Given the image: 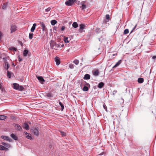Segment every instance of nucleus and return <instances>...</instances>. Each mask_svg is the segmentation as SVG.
Returning a JSON list of instances; mask_svg holds the SVG:
<instances>
[{
    "label": "nucleus",
    "mask_w": 156,
    "mask_h": 156,
    "mask_svg": "<svg viewBox=\"0 0 156 156\" xmlns=\"http://www.w3.org/2000/svg\"><path fill=\"white\" fill-rule=\"evenodd\" d=\"M116 92H117L116 90H114V91H113V94H115L116 93Z\"/></svg>",
    "instance_id": "3c124183"
},
{
    "label": "nucleus",
    "mask_w": 156,
    "mask_h": 156,
    "mask_svg": "<svg viewBox=\"0 0 156 156\" xmlns=\"http://www.w3.org/2000/svg\"><path fill=\"white\" fill-rule=\"evenodd\" d=\"M51 8L50 7H48V8L46 9H45V11L46 12H48L51 10Z\"/></svg>",
    "instance_id": "c03bdc74"
},
{
    "label": "nucleus",
    "mask_w": 156,
    "mask_h": 156,
    "mask_svg": "<svg viewBox=\"0 0 156 156\" xmlns=\"http://www.w3.org/2000/svg\"><path fill=\"white\" fill-rule=\"evenodd\" d=\"M129 33V30L128 29H125L123 32L124 34H126Z\"/></svg>",
    "instance_id": "e433bc0d"
},
{
    "label": "nucleus",
    "mask_w": 156,
    "mask_h": 156,
    "mask_svg": "<svg viewBox=\"0 0 156 156\" xmlns=\"http://www.w3.org/2000/svg\"><path fill=\"white\" fill-rule=\"evenodd\" d=\"M73 63L76 65H77L79 63V61L78 60L75 59L73 61Z\"/></svg>",
    "instance_id": "72a5a7b5"
},
{
    "label": "nucleus",
    "mask_w": 156,
    "mask_h": 156,
    "mask_svg": "<svg viewBox=\"0 0 156 156\" xmlns=\"http://www.w3.org/2000/svg\"><path fill=\"white\" fill-rule=\"evenodd\" d=\"M76 1L75 0H68L65 2V4L67 6L72 5Z\"/></svg>",
    "instance_id": "7ed1b4c3"
},
{
    "label": "nucleus",
    "mask_w": 156,
    "mask_h": 156,
    "mask_svg": "<svg viewBox=\"0 0 156 156\" xmlns=\"http://www.w3.org/2000/svg\"><path fill=\"white\" fill-rule=\"evenodd\" d=\"M136 26H137V24H136L134 26V27H133V29L132 30H131V33L132 32H133V30L136 28Z\"/></svg>",
    "instance_id": "37998d69"
},
{
    "label": "nucleus",
    "mask_w": 156,
    "mask_h": 156,
    "mask_svg": "<svg viewBox=\"0 0 156 156\" xmlns=\"http://www.w3.org/2000/svg\"><path fill=\"white\" fill-rule=\"evenodd\" d=\"M90 78V76L89 74H86L85 75L83 79L85 80H89Z\"/></svg>",
    "instance_id": "412c9836"
},
{
    "label": "nucleus",
    "mask_w": 156,
    "mask_h": 156,
    "mask_svg": "<svg viewBox=\"0 0 156 156\" xmlns=\"http://www.w3.org/2000/svg\"><path fill=\"white\" fill-rule=\"evenodd\" d=\"M0 150H5L6 151L8 150V148L2 145H0Z\"/></svg>",
    "instance_id": "aec40b11"
},
{
    "label": "nucleus",
    "mask_w": 156,
    "mask_h": 156,
    "mask_svg": "<svg viewBox=\"0 0 156 156\" xmlns=\"http://www.w3.org/2000/svg\"><path fill=\"white\" fill-rule=\"evenodd\" d=\"M40 23L41 27V29L43 31H45L46 28L45 24L42 22H40Z\"/></svg>",
    "instance_id": "9b49d317"
},
{
    "label": "nucleus",
    "mask_w": 156,
    "mask_h": 156,
    "mask_svg": "<svg viewBox=\"0 0 156 156\" xmlns=\"http://www.w3.org/2000/svg\"><path fill=\"white\" fill-rule=\"evenodd\" d=\"M17 27L14 24H12L11 25V33H12L13 32L16 31L17 30Z\"/></svg>",
    "instance_id": "423d86ee"
},
{
    "label": "nucleus",
    "mask_w": 156,
    "mask_h": 156,
    "mask_svg": "<svg viewBox=\"0 0 156 156\" xmlns=\"http://www.w3.org/2000/svg\"><path fill=\"white\" fill-rule=\"evenodd\" d=\"M23 127L27 130H28L30 129L29 126L27 123H24L23 125Z\"/></svg>",
    "instance_id": "f8f14e48"
},
{
    "label": "nucleus",
    "mask_w": 156,
    "mask_h": 156,
    "mask_svg": "<svg viewBox=\"0 0 156 156\" xmlns=\"http://www.w3.org/2000/svg\"><path fill=\"white\" fill-rule=\"evenodd\" d=\"M36 76L41 83H42L44 81V80L42 76H38L37 75Z\"/></svg>",
    "instance_id": "1a4fd4ad"
},
{
    "label": "nucleus",
    "mask_w": 156,
    "mask_h": 156,
    "mask_svg": "<svg viewBox=\"0 0 156 156\" xmlns=\"http://www.w3.org/2000/svg\"><path fill=\"white\" fill-rule=\"evenodd\" d=\"M86 5L84 4H83L82 5L81 7V8H82V9H83V10L85 9L86 8Z\"/></svg>",
    "instance_id": "ea45409f"
},
{
    "label": "nucleus",
    "mask_w": 156,
    "mask_h": 156,
    "mask_svg": "<svg viewBox=\"0 0 156 156\" xmlns=\"http://www.w3.org/2000/svg\"><path fill=\"white\" fill-rule=\"evenodd\" d=\"M144 81V79L142 78H139L138 79V82L139 83H142Z\"/></svg>",
    "instance_id": "393cba45"
},
{
    "label": "nucleus",
    "mask_w": 156,
    "mask_h": 156,
    "mask_svg": "<svg viewBox=\"0 0 156 156\" xmlns=\"http://www.w3.org/2000/svg\"><path fill=\"white\" fill-rule=\"evenodd\" d=\"M73 27L74 28H76L78 27V24L76 22H74L72 24Z\"/></svg>",
    "instance_id": "5701e85b"
},
{
    "label": "nucleus",
    "mask_w": 156,
    "mask_h": 156,
    "mask_svg": "<svg viewBox=\"0 0 156 156\" xmlns=\"http://www.w3.org/2000/svg\"><path fill=\"white\" fill-rule=\"evenodd\" d=\"M65 28L66 27L65 26H62L61 28V30H63L65 29Z\"/></svg>",
    "instance_id": "09e8293b"
},
{
    "label": "nucleus",
    "mask_w": 156,
    "mask_h": 156,
    "mask_svg": "<svg viewBox=\"0 0 156 156\" xmlns=\"http://www.w3.org/2000/svg\"><path fill=\"white\" fill-rule=\"evenodd\" d=\"M3 59H4V60L5 61H6V58H4V57L3 58Z\"/></svg>",
    "instance_id": "5fc2aeb1"
},
{
    "label": "nucleus",
    "mask_w": 156,
    "mask_h": 156,
    "mask_svg": "<svg viewBox=\"0 0 156 156\" xmlns=\"http://www.w3.org/2000/svg\"><path fill=\"white\" fill-rule=\"evenodd\" d=\"M121 62V60L119 61L113 67V68H115L118 66L119 64H120Z\"/></svg>",
    "instance_id": "cd10ccee"
},
{
    "label": "nucleus",
    "mask_w": 156,
    "mask_h": 156,
    "mask_svg": "<svg viewBox=\"0 0 156 156\" xmlns=\"http://www.w3.org/2000/svg\"><path fill=\"white\" fill-rule=\"evenodd\" d=\"M7 117L4 115H0V120H4L6 119Z\"/></svg>",
    "instance_id": "c85d7f7f"
},
{
    "label": "nucleus",
    "mask_w": 156,
    "mask_h": 156,
    "mask_svg": "<svg viewBox=\"0 0 156 156\" xmlns=\"http://www.w3.org/2000/svg\"><path fill=\"white\" fill-rule=\"evenodd\" d=\"M12 65L14 66H15L14 65V63H12Z\"/></svg>",
    "instance_id": "13d9d810"
},
{
    "label": "nucleus",
    "mask_w": 156,
    "mask_h": 156,
    "mask_svg": "<svg viewBox=\"0 0 156 156\" xmlns=\"http://www.w3.org/2000/svg\"><path fill=\"white\" fill-rule=\"evenodd\" d=\"M68 37H64V40L65 42L66 43H68L69 42V41L68 40Z\"/></svg>",
    "instance_id": "bb28decb"
},
{
    "label": "nucleus",
    "mask_w": 156,
    "mask_h": 156,
    "mask_svg": "<svg viewBox=\"0 0 156 156\" xmlns=\"http://www.w3.org/2000/svg\"><path fill=\"white\" fill-rule=\"evenodd\" d=\"M80 87H82L84 86L82 89L83 91H87L90 87V85L89 83H87L85 81H83L80 85Z\"/></svg>",
    "instance_id": "f257e3e1"
},
{
    "label": "nucleus",
    "mask_w": 156,
    "mask_h": 156,
    "mask_svg": "<svg viewBox=\"0 0 156 156\" xmlns=\"http://www.w3.org/2000/svg\"><path fill=\"white\" fill-rule=\"evenodd\" d=\"M104 85V83L102 82H101L98 84V87L99 88H101L103 87Z\"/></svg>",
    "instance_id": "4be33fe9"
},
{
    "label": "nucleus",
    "mask_w": 156,
    "mask_h": 156,
    "mask_svg": "<svg viewBox=\"0 0 156 156\" xmlns=\"http://www.w3.org/2000/svg\"><path fill=\"white\" fill-rule=\"evenodd\" d=\"M24 88L23 86H19V89L18 90H19L21 91H22V90H24Z\"/></svg>",
    "instance_id": "473e14b6"
},
{
    "label": "nucleus",
    "mask_w": 156,
    "mask_h": 156,
    "mask_svg": "<svg viewBox=\"0 0 156 156\" xmlns=\"http://www.w3.org/2000/svg\"><path fill=\"white\" fill-rule=\"evenodd\" d=\"M55 61L57 65H58L60 63V61L59 58L56 57L55 58Z\"/></svg>",
    "instance_id": "ddd939ff"
},
{
    "label": "nucleus",
    "mask_w": 156,
    "mask_h": 156,
    "mask_svg": "<svg viewBox=\"0 0 156 156\" xmlns=\"http://www.w3.org/2000/svg\"><path fill=\"white\" fill-rule=\"evenodd\" d=\"M37 26V24L36 23H34L33 24V25L30 29V31L32 32H33L35 30V29L36 27Z\"/></svg>",
    "instance_id": "f3484780"
},
{
    "label": "nucleus",
    "mask_w": 156,
    "mask_h": 156,
    "mask_svg": "<svg viewBox=\"0 0 156 156\" xmlns=\"http://www.w3.org/2000/svg\"><path fill=\"white\" fill-rule=\"evenodd\" d=\"M59 104L61 107L62 108V111L64 108V105L62 104L61 102H59Z\"/></svg>",
    "instance_id": "4c0bfd02"
},
{
    "label": "nucleus",
    "mask_w": 156,
    "mask_h": 156,
    "mask_svg": "<svg viewBox=\"0 0 156 156\" xmlns=\"http://www.w3.org/2000/svg\"><path fill=\"white\" fill-rule=\"evenodd\" d=\"M133 26V25L131 24L129 25V27H131Z\"/></svg>",
    "instance_id": "864d4df0"
},
{
    "label": "nucleus",
    "mask_w": 156,
    "mask_h": 156,
    "mask_svg": "<svg viewBox=\"0 0 156 156\" xmlns=\"http://www.w3.org/2000/svg\"><path fill=\"white\" fill-rule=\"evenodd\" d=\"M2 144L3 145L5 146V147L8 148H9L10 147V145L9 144L5 143V142H2Z\"/></svg>",
    "instance_id": "6ab92c4d"
},
{
    "label": "nucleus",
    "mask_w": 156,
    "mask_h": 156,
    "mask_svg": "<svg viewBox=\"0 0 156 156\" xmlns=\"http://www.w3.org/2000/svg\"><path fill=\"white\" fill-rule=\"evenodd\" d=\"M110 17L109 15H106V18L107 20H109V19Z\"/></svg>",
    "instance_id": "49530a36"
},
{
    "label": "nucleus",
    "mask_w": 156,
    "mask_h": 156,
    "mask_svg": "<svg viewBox=\"0 0 156 156\" xmlns=\"http://www.w3.org/2000/svg\"><path fill=\"white\" fill-rule=\"evenodd\" d=\"M38 129V128L37 126L35 127L32 129L34 134L36 136H38L39 135Z\"/></svg>",
    "instance_id": "20e7f679"
},
{
    "label": "nucleus",
    "mask_w": 156,
    "mask_h": 156,
    "mask_svg": "<svg viewBox=\"0 0 156 156\" xmlns=\"http://www.w3.org/2000/svg\"><path fill=\"white\" fill-rule=\"evenodd\" d=\"M34 34L33 33H30L29 34V38L31 40L33 37Z\"/></svg>",
    "instance_id": "7c9ffc66"
},
{
    "label": "nucleus",
    "mask_w": 156,
    "mask_h": 156,
    "mask_svg": "<svg viewBox=\"0 0 156 156\" xmlns=\"http://www.w3.org/2000/svg\"><path fill=\"white\" fill-rule=\"evenodd\" d=\"M24 133L26 135L28 134L26 136V137L29 139L30 140H33V137L31 136V135L30 133H28L26 132H24Z\"/></svg>",
    "instance_id": "9d476101"
},
{
    "label": "nucleus",
    "mask_w": 156,
    "mask_h": 156,
    "mask_svg": "<svg viewBox=\"0 0 156 156\" xmlns=\"http://www.w3.org/2000/svg\"><path fill=\"white\" fill-rule=\"evenodd\" d=\"M7 6V3H4L3 4V5H2V9H5L6 8Z\"/></svg>",
    "instance_id": "f704fd0d"
},
{
    "label": "nucleus",
    "mask_w": 156,
    "mask_h": 156,
    "mask_svg": "<svg viewBox=\"0 0 156 156\" xmlns=\"http://www.w3.org/2000/svg\"><path fill=\"white\" fill-rule=\"evenodd\" d=\"M64 46V45L63 44H61V47H63Z\"/></svg>",
    "instance_id": "6e6d98bb"
},
{
    "label": "nucleus",
    "mask_w": 156,
    "mask_h": 156,
    "mask_svg": "<svg viewBox=\"0 0 156 156\" xmlns=\"http://www.w3.org/2000/svg\"><path fill=\"white\" fill-rule=\"evenodd\" d=\"M2 83H0V89L1 90H2V91L3 90V88L2 87Z\"/></svg>",
    "instance_id": "a18cd8bd"
},
{
    "label": "nucleus",
    "mask_w": 156,
    "mask_h": 156,
    "mask_svg": "<svg viewBox=\"0 0 156 156\" xmlns=\"http://www.w3.org/2000/svg\"><path fill=\"white\" fill-rule=\"evenodd\" d=\"M117 55V54H113L112 55V56H114L115 55Z\"/></svg>",
    "instance_id": "4d7b16f0"
},
{
    "label": "nucleus",
    "mask_w": 156,
    "mask_h": 156,
    "mask_svg": "<svg viewBox=\"0 0 156 156\" xmlns=\"http://www.w3.org/2000/svg\"><path fill=\"white\" fill-rule=\"evenodd\" d=\"M85 25L84 24H81L80 25V28L79 29V32L81 33L83 32V29L85 27Z\"/></svg>",
    "instance_id": "0eeeda50"
},
{
    "label": "nucleus",
    "mask_w": 156,
    "mask_h": 156,
    "mask_svg": "<svg viewBox=\"0 0 156 156\" xmlns=\"http://www.w3.org/2000/svg\"><path fill=\"white\" fill-rule=\"evenodd\" d=\"M1 137L5 140H6L9 141H11V139L9 138V137L8 136H2Z\"/></svg>",
    "instance_id": "6e6552de"
},
{
    "label": "nucleus",
    "mask_w": 156,
    "mask_h": 156,
    "mask_svg": "<svg viewBox=\"0 0 156 156\" xmlns=\"http://www.w3.org/2000/svg\"><path fill=\"white\" fill-rule=\"evenodd\" d=\"M51 24L54 26L57 23V21L55 20H52L51 22Z\"/></svg>",
    "instance_id": "a878e982"
},
{
    "label": "nucleus",
    "mask_w": 156,
    "mask_h": 156,
    "mask_svg": "<svg viewBox=\"0 0 156 156\" xmlns=\"http://www.w3.org/2000/svg\"><path fill=\"white\" fill-rule=\"evenodd\" d=\"M99 73V72L98 69H96L93 72V74L95 76H98Z\"/></svg>",
    "instance_id": "dca6fc26"
},
{
    "label": "nucleus",
    "mask_w": 156,
    "mask_h": 156,
    "mask_svg": "<svg viewBox=\"0 0 156 156\" xmlns=\"http://www.w3.org/2000/svg\"><path fill=\"white\" fill-rule=\"evenodd\" d=\"M9 67V63L7 62H5L4 68L6 70H8Z\"/></svg>",
    "instance_id": "a211bd4d"
},
{
    "label": "nucleus",
    "mask_w": 156,
    "mask_h": 156,
    "mask_svg": "<svg viewBox=\"0 0 156 156\" xmlns=\"http://www.w3.org/2000/svg\"><path fill=\"white\" fill-rule=\"evenodd\" d=\"M13 74L12 72H9L8 71H7V76L9 78H11V75H12V74Z\"/></svg>",
    "instance_id": "b1692460"
},
{
    "label": "nucleus",
    "mask_w": 156,
    "mask_h": 156,
    "mask_svg": "<svg viewBox=\"0 0 156 156\" xmlns=\"http://www.w3.org/2000/svg\"><path fill=\"white\" fill-rule=\"evenodd\" d=\"M56 43L54 41H51L50 42V46L51 48L52 49H54L55 50H57V48L56 47Z\"/></svg>",
    "instance_id": "f03ea898"
},
{
    "label": "nucleus",
    "mask_w": 156,
    "mask_h": 156,
    "mask_svg": "<svg viewBox=\"0 0 156 156\" xmlns=\"http://www.w3.org/2000/svg\"><path fill=\"white\" fill-rule=\"evenodd\" d=\"M13 87L14 89L17 90H18L19 89V85L18 84L16 83H14L13 84Z\"/></svg>",
    "instance_id": "4468645a"
},
{
    "label": "nucleus",
    "mask_w": 156,
    "mask_h": 156,
    "mask_svg": "<svg viewBox=\"0 0 156 156\" xmlns=\"http://www.w3.org/2000/svg\"><path fill=\"white\" fill-rule=\"evenodd\" d=\"M69 67L70 69H73L74 68L73 65L72 64H70L69 65Z\"/></svg>",
    "instance_id": "a19ab883"
},
{
    "label": "nucleus",
    "mask_w": 156,
    "mask_h": 156,
    "mask_svg": "<svg viewBox=\"0 0 156 156\" xmlns=\"http://www.w3.org/2000/svg\"><path fill=\"white\" fill-rule=\"evenodd\" d=\"M61 44H56V47L57 48V49L58 48H60L61 46Z\"/></svg>",
    "instance_id": "79ce46f5"
},
{
    "label": "nucleus",
    "mask_w": 156,
    "mask_h": 156,
    "mask_svg": "<svg viewBox=\"0 0 156 156\" xmlns=\"http://www.w3.org/2000/svg\"><path fill=\"white\" fill-rule=\"evenodd\" d=\"M54 29L55 30H56V28H55V27H54Z\"/></svg>",
    "instance_id": "bf43d9fd"
},
{
    "label": "nucleus",
    "mask_w": 156,
    "mask_h": 156,
    "mask_svg": "<svg viewBox=\"0 0 156 156\" xmlns=\"http://www.w3.org/2000/svg\"><path fill=\"white\" fill-rule=\"evenodd\" d=\"M59 132L62 136H66V133L62 131H59Z\"/></svg>",
    "instance_id": "c756f323"
},
{
    "label": "nucleus",
    "mask_w": 156,
    "mask_h": 156,
    "mask_svg": "<svg viewBox=\"0 0 156 156\" xmlns=\"http://www.w3.org/2000/svg\"><path fill=\"white\" fill-rule=\"evenodd\" d=\"M28 52V50H24L23 53V55L25 56H26Z\"/></svg>",
    "instance_id": "2f4dec72"
},
{
    "label": "nucleus",
    "mask_w": 156,
    "mask_h": 156,
    "mask_svg": "<svg viewBox=\"0 0 156 156\" xmlns=\"http://www.w3.org/2000/svg\"><path fill=\"white\" fill-rule=\"evenodd\" d=\"M10 136L13 139L15 140H17L18 139L17 136L13 133H12L10 135Z\"/></svg>",
    "instance_id": "2eb2a0df"
},
{
    "label": "nucleus",
    "mask_w": 156,
    "mask_h": 156,
    "mask_svg": "<svg viewBox=\"0 0 156 156\" xmlns=\"http://www.w3.org/2000/svg\"><path fill=\"white\" fill-rule=\"evenodd\" d=\"M103 107H104V108H105V109L106 110L107 107H106V106L103 105Z\"/></svg>",
    "instance_id": "603ef678"
},
{
    "label": "nucleus",
    "mask_w": 156,
    "mask_h": 156,
    "mask_svg": "<svg viewBox=\"0 0 156 156\" xmlns=\"http://www.w3.org/2000/svg\"><path fill=\"white\" fill-rule=\"evenodd\" d=\"M152 59L154 60V62L155 61L156 59V56H154L152 57Z\"/></svg>",
    "instance_id": "de8ad7c7"
},
{
    "label": "nucleus",
    "mask_w": 156,
    "mask_h": 156,
    "mask_svg": "<svg viewBox=\"0 0 156 156\" xmlns=\"http://www.w3.org/2000/svg\"><path fill=\"white\" fill-rule=\"evenodd\" d=\"M18 60H19V61L20 62H21L22 60V58H20V57H19V58H18Z\"/></svg>",
    "instance_id": "8fccbe9b"
},
{
    "label": "nucleus",
    "mask_w": 156,
    "mask_h": 156,
    "mask_svg": "<svg viewBox=\"0 0 156 156\" xmlns=\"http://www.w3.org/2000/svg\"><path fill=\"white\" fill-rule=\"evenodd\" d=\"M9 49L11 50H13L14 51H16L17 50V48L14 47H12L9 48Z\"/></svg>",
    "instance_id": "c9c22d12"
},
{
    "label": "nucleus",
    "mask_w": 156,
    "mask_h": 156,
    "mask_svg": "<svg viewBox=\"0 0 156 156\" xmlns=\"http://www.w3.org/2000/svg\"><path fill=\"white\" fill-rule=\"evenodd\" d=\"M13 126L15 127L16 130L17 131H21L22 128L21 126L17 124L14 123L13 124Z\"/></svg>",
    "instance_id": "39448f33"
},
{
    "label": "nucleus",
    "mask_w": 156,
    "mask_h": 156,
    "mask_svg": "<svg viewBox=\"0 0 156 156\" xmlns=\"http://www.w3.org/2000/svg\"><path fill=\"white\" fill-rule=\"evenodd\" d=\"M47 96L48 97H52V94L51 93H49L47 94Z\"/></svg>",
    "instance_id": "58836bf2"
}]
</instances>
